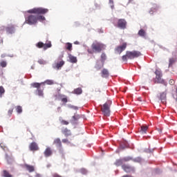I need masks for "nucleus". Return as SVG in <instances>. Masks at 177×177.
<instances>
[{
	"label": "nucleus",
	"mask_w": 177,
	"mask_h": 177,
	"mask_svg": "<svg viewBox=\"0 0 177 177\" xmlns=\"http://www.w3.org/2000/svg\"><path fill=\"white\" fill-rule=\"evenodd\" d=\"M142 56V53L138 50L127 51L126 55L122 57V62H128V59L132 60Z\"/></svg>",
	"instance_id": "obj_1"
},
{
	"label": "nucleus",
	"mask_w": 177,
	"mask_h": 177,
	"mask_svg": "<svg viewBox=\"0 0 177 177\" xmlns=\"http://www.w3.org/2000/svg\"><path fill=\"white\" fill-rule=\"evenodd\" d=\"M92 50H88V53L91 55L93 53H100L103 50L106 49V46L102 43L95 42L91 45Z\"/></svg>",
	"instance_id": "obj_2"
},
{
	"label": "nucleus",
	"mask_w": 177,
	"mask_h": 177,
	"mask_svg": "<svg viewBox=\"0 0 177 177\" xmlns=\"http://www.w3.org/2000/svg\"><path fill=\"white\" fill-rule=\"evenodd\" d=\"M48 12H49V10L42 8H35L27 11L28 13H30L31 15H45Z\"/></svg>",
	"instance_id": "obj_3"
},
{
	"label": "nucleus",
	"mask_w": 177,
	"mask_h": 177,
	"mask_svg": "<svg viewBox=\"0 0 177 177\" xmlns=\"http://www.w3.org/2000/svg\"><path fill=\"white\" fill-rule=\"evenodd\" d=\"M111 106V101L105 102L101 108V111L105 117H110V107Z\"/></svg>",
	"instance_id": "obj_4"
},
{
	"label": "nucleus",
	"mask_w": 177,
	"mask_h": 177,
	"mask_svg": "<svg viewBox=\"0 0 177 177\" xmlns=\"http://www.w3.org/2000/svg\"><path fill=\"white\" fill-rule=\"evenodd\" d=\"M26 23L29 24L30 26H32V24H37V15H30L27 17L25 18Z\"/></svg>",
	"instance_id": "obj_5"
},
{
	"label": "nucleus",
	"mask_w": 177,
	"mask_h": 177,
	"mask_svg": "<svg viewBox=\"0 0 177 177\" xmlns=\"http://www.w3.org/2000/svg\"><path fill=\"white\" fill-rule=\"evenodd\" d=\"M115 27H118V28L121 30H125L127 28V21L124 19H118L117 23L115 24Z\"/></svg>",
	"instance_id": "obj_6"
},
{
	"label": "nucleus",
	"mask_w": 177,
	"mask_h": 177,
	"mask_svg": "<svg viewBox=\"0 0 177 177\" xmlns=\"http://www.w3.org/2000/svg\"><path fill=\"white\" fill-rule=\"evenodd\" d=\"M36 46L37 48H39V49L43 48L44 50H46V49H48V48H52V43L48 41L46 44H44L42 41H39L36 44Z\"/></svg>",
	"instance_id": "obj_7"
},
{
	"label": "nucleus",
	"mask_w": 177,
	"mask_h": 177,
	"mask_svg": "<svg viewBox=\"0 0 177 177\" xmlns=\"http://www.w3.org/2000/svg\"><path fill=\"white\" fill-rule=\"evenodd\" d=\"M127 45L128 44H127V42H124V43H122V45L118 46L115 48V53H118V55H121V53H122V52H124V50H125V49H127Z\"/></svg>",
	"instance_id": "obj_8"
},
{
	"label": "nucleus",
	"mask_w": 177,
	"mask_h": 177,
	"mask_svg": "<svg viewBox=\"0 0 177 177\" xmlns=\"http://www.w3.org/2000/svg\"><path fill=\"white\" fill-rule=\"evenodd\" d=\"M122 169H123V171H124V172H127V174H129L131 172L135 173V167H133L129 165H127V164L122 165Z\"/></svg>",
	"instance_id": "obj_9"
},
{
	"label": "nucleus",
	"mask_w": 177,
	"mask_h": 177,
	"mask_svg": "<svg viewBox=\"0 0 177 177\" xmlns=\"http://www.w3.org/2000/svg\"><path fill=\"white\" fill-rule=\"evenodd\" d=\"M158 97L160 100L161 103L162 104H167V93L162 92L160 93L159 95H158Z\"/></svg>",
	"instance_id": "obj_10"
},
{
	"label": "nucleus",
	"mask_w": 177,
	"mask_h": 177,
	"mask_svg": "<svg viewBox=\"0 0 177 177\" xmlns=\"http://www.w3.org/2000/svg\"><path fill=\"white\" fill-rule=\"evenodd\" d=\"M162 77V75L159 76H156L155 84H163V85L167 86V82H165V80H162V78H161Z\"/></svg>",
	"instance_id": "obj_11"
},
{
	"label": "nucleus",
	"mask_w": 177,
	"mask_h": 177,
	"mask_svg": "<svg viewBox=\"0 0 177 177\" xmlns=\"http://www.w3.org/2000/svg\"><path fill=\"white\" fill-rule=\"evenodd\" d=\"M6 31L7 34H15V31H16L15 25H8L6 28Z\"/></svg>",
	"instance_id": "obj_12"
},
{
	"label": "nucleus",
	"mask_w": 177,
	"mask_h": 177,
	"mask_svg": "<svg viewBox=\"0 0 177 177\" xmlns=\"http://www.w3.org/2000/svg\"><path fill=\"white\" fill-rule=\"evenodd\" d=\"M29 149L30 151H37V150H39V147L35 142H33L30 144Z\"/></svg>",
	"instance_id": "obj_13"
},
{
	"label": "nucleus",
	"mask_w": 177,
	"mask_h": 177,
	"mask_svg": "<svg viewBox=\"0 0 177 177\" xmlns=\"http://www.w3.org/2000/svg\"><path fill=\"white\" fill-rule=\"evenodd\" d=\"M44 154L45 157H46V158L50 157V156H52L53 154V151H52V148L47 147L45 149Z\"/></svg>",
	"instance_id": "obj_14"
},
{
	"label": "nucleus",
	"mask_w": 177,
	"mask_h": 177,
	"mask_svg": "<svg viewBox=\"0 0 177 177\" xmlns=\"http://www.w3.org/2000/svg\"><path fill=\"white\" fill-rule=\"evenodd\" d=\"M62 133L66 138H68V136H71V131L67 128H65L62 130Z\"/></svg>",
	"instance_id": "obj_15"
},
{
	"label": "nucleus",
	"mask_w": 177,
	"mask_h": 177,
	"mask_svg": "<svg viewBox=\"0 0 177 177\" xmlns=\"http://www.w3.org/2000/svg\"><path fill=\"white\" fill-rule=\"evenodd\" d=\"M101 74H102V78H109V75H110V73H109V70L106 68L102 69Z\"/></svg>",
	"instance_id": "obj_16"
},
{
	"label": "nucleus",
	"mask_w": 177,
	"mask_h": 177,
	"mask_svg": "<svg viewBox=\"0 0 177 177\" xmlns=\"http://www.w3.org/2000/svg\"><path fill=\"white\" fill-rule=\"evenodd\" d=\"M24 167L26 168V169H27V171H28V172H34V171H35V169L32 165L25 164Z\"/></svg>",
	"instance_id": "obj_17"
},
{
	"label": "nucleus",
	"mask_w": 177,
	"mask_h": 177,
	"mask_svg": "<svg viewBox=\"0 0 177 177\" xmlns=\"http://www.w3.org/2000/svg\"><path fill=\"white\" fill-rule=\"evenodd\" d=\"M62 66H64V61L62 60L59 62H57L55 64V66H54V68H57V70H60L62 68Z\"/></svg>",
	"instance_id": "obj_18"
},
{
	"label": "nucleus",
	"mask_w": 177,
	"mask_h": 177,
	"mask_svg": "<svg viewBox=\"0 0 177 177\" xmlns=\"http://www.w3.org/2000/svg\"><path fill=\"white\" fill-rule=\"evenodd\" d=\"M68 57H69V62L71 63H77V62H78V60L77 59V57L73 56L71 54L68 55Z\"/></svg>",
	"instance_id": "obj_19"
},
{
	"label": "nucleus",
	"mask_w": 177,
	"mask_h": 177,
	"mask_svg": "<svg viewBox=\"0 0 177 177\" xmlns=\"http://www.w3.org/2000/svg\"><path fill=\"white\" fill-rule=\"evenodd\" d=\"M53 145H56L57 147H62V140H60V138L55 139Z\"/></svg>",
	"instance_id": "obj_20"
},
{
	"label": "nucleus",
	"mask_w": 177,
	"mask_h": 177,
	"mask_svg": "<svg viewBox=\"0 0 177 177\" xmlns=\"http://www.w3.org/2000/svg\"><path fill=\"white\" fill-rule=\"evenodd\" d=\"M65 48L66 50L71 52V50H73V44L71 43L68 42L65 44Z\"/></svg>",
	"instance_id": "obj_21"
},
{
	"label": "nucleus",
	"mask_w": 177,
	"mask_h": 177,
	"mask_svg": "<svg viewBox=\"0 0 177 177\" xmlns=\"http://www.w3.org/2000/svg\"><path fill=\"white\" fill-rule=\"evenodd\" d=\"M104 66V64H100L99 62H97L95 64V68H96L97 71H99L100 69L103 68V66Z\"/></svg>",
	"instance_id": "obj_22"
},
{
	"label": "nucleus",
	"mask_w": 177,
	"mask_h": 177,
	"mask_svg": "<svg viewBox=\"0 0 177 177\" xmlns=\"http://www.w3.org/2000/svg\"><path fill=\"white\" fill-rule=\"evenodd\" d=\"M124 162V160L123 159H118L116 160V161L115 162L114 165L116 167H120V165H122V163Z\"/></svg>",
	"instance_id": "obj_23"
},
{
	"label": "nucleus",
	"mask_w": 177,
	"mask_h": 177,
	"mask_svg": "<svg viewBox=\"0 0 177 177\" xmlns=\"http://www.w3.org/2000/svg\"><path fill=\"white\" fill-rule=\"evenodd\" d=\"M158 6H157L156 4L153 5V6L151 8L149 13L151 15H153V12H157V10H158Z\"/></svg>",
	"instance_id": "obj_24"
},
{
	"label": "nucleus",
	"mask_w": 177,
	"mask_h": 177,
	"mask_svg": "<svg viewBox=\"0 0 177 177\" xmlns=\"http://www.w3.org/2000/svg\"><path fill=\"white\" fill-rule=\"evenodd\" d=\"M147 129H149V127L147 126H141V129L140 132H141V133H147Z\"/></svg>",
	"instance_id": "obj_25"
},
{
	"label": "nucleus",
	"mask_w": 177,
	"mask_h": 177,
	"mask_svg": "<svg viewBox=\"0 0 177 177\" xmlns=\"http://www.w3.org/2000/svg\"><path fill=\"white\" fill-rule=\"evenodd\" d=\"M73 93H75V95H81V93H82V88H77L74 89Z\"/></svg>",
	"instance_id": "obj_26"
},
{
	"label": "nucleus",
	"mask_w": 177,
	"mask_h": 177,
	"mask_svg": "<svg viewBox=\"0 0 177 177\" xmlns=\"http://www.w3.org/2000/svg\"><path fill=\"white\" fill-rule=\"evenodd\" d=\"M107 59V55H106V53H102L101 55V62L102 63L104 64V62H106V59Z\"/></svg>",
	"instance_id": "obj_27"
},
{
	"label": "nucleus",
	"mask_w": 177,
	"mask_h": 177,
	"mask_svg": "<svg viewBox=\"0 0 177 177\" xmlns=\"http://www.w3.org/2000/svg\"><path fill=\"white\" fill-rule=\"evenodd\" d=\"M36 17L37 19V21H45L46 19L45 17L43 15H36Z\"/></svg>",
	"instance_id": "obj_28"
},
{
	"label": "nucleus",
	"mask_w": 177,
	"mask_h": 177,
	"mask_svg": "<svg viewBox=\"0 0 177 177\" xmlns=\"http://www.w3.org/2000/svg\"><path fill=\"white\" fill-rule=\"evenodd\" d=\"M138 35L140 37H146V31L145 30L141 29L138 31Z\"/></svg>",
	"instance_id": "obj_29"
},
{
	"label": "nucleus",
	"mask_w": 177,
	"mask_h": 177,
	"mask_svg": "<svg viewBox=\"0 0 177 177\" xmlns=\"http://www.w3.org/2000/svg\"><path fill=\"white\" fill-rule=\"evenodd\" d=\"M3 174L4 177H13V176H12V174H10V173L6 170H3Z\"/></svg>",
	"instance_id": "obj_30"
},
{
	"label": "nucleus",
	"mask_w": 177,
	"mask_h": 177,
	"mask_svg": "<svg viewBox=\"0 0 177 177\" xmlns=\"http://www.w3.org/2000/svg\"><path fill=\"white\" fill-rule=\"evenodd\" d=\"M31 86L33 88H37V89H39V88H41V84L40 83H32Z\"/></svg>",
	"instance_id": "obj_31"
},
{
	"label": "nucleus",
	"mask_w": 177,
	"mask_h": 177,
	"mask_svg": "<svg viewBox=\"0 0 177 177\" xmlns=\"http://www.w3.org/2000/svg\"><path fill=\"white\" fill-rule=\"evenodd\" d=\"M59 96L63 103H67L68 100L66 97H64V95H59Z\"/></svg>",
	"instance_id": "obj_32"
},
{
	"label": "nucleus",
	"mask_w": 177,
	"mask_h": 177,
	"mask_svg": "<svg viewBox=\"0 0 177 177\" xmlns=\"http://www.w3.org/2000/svg\"><path fill=\"white\" fill-rule=\"evenodd\" d=\"M78 120H80V116L79 115H73L72 117V122H77V121H78Z\"/></svg>",
	"instance_id": "obj_33"
},
{
	"label": "nucleus",
	"mask_w": 177,
	"mask_h": 177,
	"mask_svg": "<svg viewBox=\"0 0 177 177\" xmlns=\"http://www.w3.org/2000/svg\"><path fill=\"white\" fill-rule=\"evenodd\" d=\"M4 93H5V88H3V86H0V97H2Z\"/></svg>",
	"instance_id": "obj_34"
},
{
	"label": "nucleus",
	"mask_w": 177,
	"mask_h": 177,
	"mask_svg": "<svg viewBox=\"0 0 177 177\" xmlns=\"http://www.w3.org/2000/svg\"><path fill=\"white\" fill-rule=\"evenodd\" d=\"M45 84H46V85H53V84H55V82L51 80H47L45 81Z\"/></svg>",
	"instance_id": "obj_35"
},
{
	"label": "nucleus",
	"mask_w": 177,
	"mask_h": 177,
	"mask_svg": "<svg viewBox=\"0 0 177 177\" xmlns=\"http://www.w3.org/2000/svg\"><path fill=\"white\" fill-rule=\"evenodd\" d=\"M174 63H175V59L174 58H170L169 61V67H172Z\"/></svg>",
	"instance_id": "obj_36"
},
{
	"label": "nucleus",
	"mask_w": 177,
	"mask_h": 177,
	"mask_svg": "<svg viewBox=\"0 0 177 177\" xmlns=\"http://www.w3.org/2000/svg\"><path fill=\"white\" fill-rule=\"evenodd\" d=\"M16 111H17V112L19 114L23 113V109H22L21 106H17Z\"/></svg>",
	"instance_id": "obj_37"
},
{
	"label": "nucleus",
	"mask_w": 177,
	"mask_h": 177,
	"mask_svg": "<svg viewBox=\"0 0 177 177\" xmlns=\"http://www.w3.org/2000/svg\"><path fill=\"white\" fill-rule=\"evenodd\" d=\"M1 67L5 68L8 66V63L6 61H1L0 62Z\"/></svg>",
	"instance_id": "obj_38"
},
{
	"label": "nucleus",
	"mask_w": 177,
	"mask_h": 177,
	"mask_svg": "<svg viewBox=\"0 0 177 177\" xmlns=\"http://www.w3.org/2000/svg\"><path fill=\"white\" fill-rule=\"evenodd\" d=\"M37 95L39 96H44V91L39 88L37 89Z\"/></svg>",
	"instance_id": "obj_39"
},
{
	"label": "nucleus",
	"mask_w": 177,
	"mask_h": 177,
	"mask_svg": "<svg viewBox=\"0 0 177 177\" xmlns=\"http://www.w3.org/2000/svg\"><path fill=\"white\" fill-rule=\"evenodd\" d=\"M122 160H123V161L127 162V161H131L133 159L132 158V157L128 156V157L124 158Z\"/></svg>",
	"instance_id": "obj_40"
},
{
	"label": "nucleus",
	"mask_w": 177,
	"mask_h": 177,
	"mask_svg": "<svg viewBox=\"0 0 177 177\" xmlns=\"http://www.w3.org/2000/svg\"><path fill=\"white\" fill-rule=\"evenodd\" d=\"M61 124H62V125H68V122H67V120H61Z\"/></svg>",
	"instance_id": "obj_41"
},
{
	"label": "nucleus",
	"mask_w": 177,
	"mask_h": 177,
	"mask_svg": "<svg viewBox=\"0 0 177 177\" xmlns=\"http://www.w3.org/2000/svg\"><path fill=\"white\" fill-rule=\"evenodd\" d=\"M134 161V162H140V161H142V158H140V157L136 158L133 160Z\"/></svg>",
	"instance_id": "obj_42"
},
{
	"label": "nucleus",
	"mask_w": 177,
	"mask_h": 177,
	"mask_svg": "<svg viewBox=\"0 0 177 177\" xmlns=\"http://www.w3.org/2000/svg\"><path fill=\"white\" fill-rule=\"evenodd\" d=\"M155 74H156V77L160 76V75H162V74L161 73V71H160L158 70H156L155 71Z\"/></svg>",
	"instance_id": "obj_43"
},
{
	"label": "nucleus",
	"mask_w": 177,
	"mask_h": 177,
	"mask_svg": "<svg viewBox=\"0 0 177 177\" xmlns=\"http://www.w3.org/2000/svg\"><path fill=\"white\" fill-rule=\"evenodd\" d=\"M12 113H13V109H9L8 111V115L9 117H10V115H12Z\"/></svg>",
	"instance_id": "obj_44"
},
{
	"label": "nucleus",
	"mask_w": 177,
	"mask_h": 177,
	"mask_svg": "<svg viewBox=\"0 0 177 177\" xmlns=\"http://www.w3.org/2000/svg\"><path fill=\"white\" fill-rule=\"evenodd\" d=\"M5 30L6 31V26H1V28H0L1 32H3Z\"/></svg>",
	"instance_id": "obj_45"
},
{
	"label": "nucleus",
	"mask_w": 177,
	"mask_h": 177,
	"mask_svg": "<svg viewBox=\"0 0 177 177\" xmlns=\"http://www.w3.org/2000/svg\"><path fill=\"white\" fill-rule=\"evenodd\" d=\"M53 177H63V176H60L59 174H57V173H54L53 174Z\"/></svg>",
	"instance_id": "obj_46"
},
{
	"label": "nucleus",
	"mask_w": 177,
	"mask_h": 177,
	"mask_svg": "<svg viewBox=\"0 0 177 177\" xmlns=\"http://www.w3.org/2000/svg\"><path fill=\"white\" fill-rule=\"evenodd\" d=\"M62 143H70V142L68 141V139L65 138L62 140Z\"/></svg>",
	"instance_id": "obj_47"
},
{
	"label": "nucleus",
	"mask_w": 177,
	"mask_h": 177,
	"mask_svg": "<svg viewBox=\"0 0 177 177\" xmlns=\"http://www.w3.org/2000/svg\"><path fill=\"white\" fill-rule=\"evenodd\" d=\"M169 82L170 85H174V84H175V81L174 80H170Z\"/></svg>",
	"instance_id": "obj_48"
},
{
	"label": "nucleus",
	"mask_w": 177,
	"mask_h": 177,
	"mask_svg": "<svg viewBox=\"0 0 177 177\" xmlns=\"http://www.w3.org/2000/svg\"><path fill=\"white\" fill-rule=\"evenodd\" d=\"M6 56H8L6 54H1V57L4 59V57H6Z\"/></svg>",
	"instance_id": "obj_49"
},
{
	"label": "nucleus",
	"mask_w": 177,
	"mask_h": 177,
	"mask_svg": "<svg viewBox=\"0 0 177 177\" xmlns=\"http://www.w3.org/2000/svg\"><path fill=\"white\" fill-rule=\"evenodd\" d=\"M74 44H75V45H79V44H80V42H78V41H75V42H74Z\"/></svg>",
	"instance_id": "obj_50"
},
{
	"label": "nucleus",
	"mask_w": 177,
	"mask_h": 177,
	"mask_svg": "<svg viewBox=\"0 0 177 177\" xmlns=\"http://www.w3.org/2000/svg\"><path fill=\"white\" fill-rule=\"evenodd\" d=\"M38 63H39L40 64H42V61L39 60V61H38Z\"/></svg>",
	"instance_id": "obj_51"
},
{
	"label": "nucleus",
	"mask_w": 177,
	"mask_h": 177,
	"mask_svg": "<svg viewBox=\"0 0 177 177\" xmlns=\"http://www.w3.org/2000/svg\"><path fill=\"white\" fill-rule=\"evenodd\" d=\"M110 3H113V0H109Z\"/></svg>",
	"instance_id": "obj_52"
},
{
	"label": "nucleus",
	"mask_w": 177,
	"mask_h": 177,
	"mask_svg": "<svg viewBox=\"0 0 177 177\" xmlns=\"http://www.w3.org/2000/svg\"><path fill=\"white\" fill-rule=\"evenodd\" d=\"M62 108L61 107H58L57 110L59 111Z\"/></svg>",
	"instance_id": "obj_53"
},
{
	"label": "nucleus",
	"mask_w": 177,
	"mask_h": 177,
	"mask_svg": "<svg viewBox=\"0 0 177 177\" xmlns=\"http://www.w3.org/2000/svg\"><path fill=\"white\" fill-rule=\"evenodd\" d=\"M37 177H41V175L37 174Z\"/></svg>",
	"instance_id": "obj_54"
},
{
	"label": "nucleus",
	"mask_w": 177,
	"mask_h": 177,
	"mask_svg": "<svg viewBox=\"0 0 177 177\" xmlns=\"http://www.w3.org/2000/svg\"><path fill=\"white\" fill-rule=\"evenodd\" d=\"M10 57H13V55H10Z\"/></svg>",
	"instance_id": "obj_55"
},
{
	"label": "nucleus",
	"mask_w": 177,
	"mask_h": 177,
	"mask_svg": "<svg viewBox=\"0 0 177 177\" xmlns=\"http://www.w3.org/2000/svg\"><path fill=\"white\" fill-rule=\"evenodd\" d=\"M2 44H3V40L1 41Z\"/></svg>",
	"instance_id": "obj_56"
}]
</instances>
